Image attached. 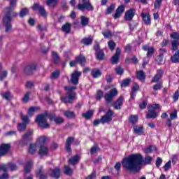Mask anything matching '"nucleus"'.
I'll list each match as a JSON object with an SVG mask.
<instances>
[{
	"instance_id": "nucleus-47",
	"label": "nucleus",
	"mask_w": 179,
	"mask_h": 179,
	"mask_svg": "<svg viewBox=\"0 0 179 179\" xmlns=\"http://www.w3.org/2000/svg\"><path fill=\"white\" fill-rule=\"evenodd\" d=\"M21 120L22 121L23 124H25V125H27V124H29V122H30V120L29 119V117L21 114Z\"/></svg>"
},
{
	"instance_id": "nucleus-41",
	"label": "nucleus",
	"mask_w": 179,
	"mask_h": 179,
	"mask_svg": "<svg viewBox=\"0 0 179 179\" xmlns=\"http://www.w3.org/2000/svg\"><path fill=\"white\" fill-rule=\"evenodd\" d=\"M157 150L156 146L155 145H150L145 150V153H152V152H155Z\"/></svg>"
},
{
	"instance_id": "nucleus-22",
	"label": "nucleus",
	"mask_w": 179,
	"mask_h": 179,
	"mask_svg": "<svg viewBox=\"0 0 179 179\" xmlns=\"http://www.w3.org/2000/svg\"><path fill=\"white\" fill-rule=\"evenodd\" d=\"M49 9H54L58 5V0H46Z\"/></svg>"
},
{
	"instance_id": "nucleus-8",
	"label": "nucleus",
	"mask_w": 179,
	"mask_h": 179,
	"mask_svg": "<svg viewBox=\"0 0 179 179\" xmlns=\"http://www.w3.org/2000/svg\"><path fill=\"white\" fill-rule=\"evenodd\" d=\"M32 9L34 10H38V12H39L41 16H42V17H47V11H45V8H44V6L36 3L34 4Z\"/></svg>"
},
{
	"instance_id": "nucleus-49",
	"label": "nucleus",
	"mask_w": 179,
	"mask_h": 179,
	"mask_svg": "<svg viewBox=\"0 0 179 179\" xmlns=\"http://www.w3.org/2000/svg\"><path fill=\"white\" fill-rule=\"evenodd\" d=\"M103 36L105 37V38H110L113 34H111V31L110 30H106L104 31H102Z\"/></svg>"
},
{
	"instance_id": "nucleus-59",
	"label": "nucleus",
	"mask_w": 179,
	"mask_h": 179,
	"mask_svg": "<svg viewBox=\"0 0 179 179\" xmlns=\"http://www.w3.org/2000/svg\"><path fill=\"white\" fill-rule=\"evenodd\" d=\"M162 1H163V0H156L155 1V2L154 3V6H155V9L160 8Z\"/></svg>"
},
{
	"instance_id": "nucleus-16",
	"label": "nucleus",
	"mask_w": 179,
	"mask_h": 179,
	"mask_svg": "<svg viewBox=\"0 0 179 179\" xmlns=\"http://www.w3.org/2000/svg\"><path fill=\"white\" fill-rule=\"evenodd\" d=\"M125 12V6L121 5L116 9V13L113 15L114 19H118V17H121V15Z\"/></svg>"
},
{
	"instance_id": "nucleus-2",
	"label": "nucleus",
	"mask_w": 179,
	"mask_h": 179,
	"mask_svg": "<svg viewBox=\"0 0 179 179\" xmlns=\"http://www.w3.org/2000/svg\"><path fill=\"white\" fill-rule=\"evenodd\" d=\"M48 114L47 113H45L43 114L38 115L35 121L37 122L38 125L41 128H43L44 129H47L50 128V124L47 122V117Z\"/></svg>"
},
{
	"instance_id": "nucleus-57",
	"label": "nucleus",
	"mask_w": 179,
	"mask_h": 179,
	"mask_svg": "<svg viewBox=\"0 0 179 179\" xmlns=\"http://www.w3.org/2000/svg\"><path fill=\"white\" fill-rule=\"evenodd\" d=\"M64 173L67 176H71L72 174V169L68 166H64Z\"/></svg>"
},
{
	"instance_id": "nucleus-31",
	"label": "nucleus",
	"mask_w": 179,
	"mask_h": 179,
	"mask_svg": "<svg viewBox=\"0 0 179 179\" xmlns=\"http://www.w3.org/2000/svg\"><path fill=\"white\" fill-rule=\"evenodd\" d=\"M71 27H72V25L69 24V22L64 24L62 27V31L64 33H66V34L71 33Z\"/></svg>"
},
{
	"instance_id": "nucleus-42",
	"label": "nucleus",
	"mask_w": 179,
	"mask_h": 179,
	"mask_svg": "<svg viewBox=\"0 0 179 179\" xmlns=\"http://www.w3.org/2000/svg\"><path fill=\"white\" fill-rule=\"evenodd\" d=\"M171 45L172 50H173V51H177V50H178L179 41H172Z\"/></svg>"
},
{
	"instance_id": "nucleus-54",
	"label": "nucleus",
	"mask_w": 179,
	"mask_h": 179,
	"mask_svg": "<svg viewBox=\"0 0 179 179\" xmlns=\"http://www.w3.org/2000/svg\"><path fill=\"white\" fill-rule=\"evenodd\" d=\"M36 110H37V107L30 108L28 110V115L29 117H33V115H34V111H36Z\"/></svg>"
},
{
	"instance_id": "nucleus-21",
	"label": "nucleus",
	"mask_w": 179,
	"mask_h": 179,
	"mask_svg": "<svg viewBox=\"0 0 179 179\" xmlns=\"http://www.w3.org/2000/svg\"><path fill=\"white\" fill-rule=\"evenodd\" d=\"M148 108V113L146 115V118L152 120H155L158 115V114L156 113V111L153 110V109H150V108Z\"/></svg>"
},
{
	"instance_id": "nucleus-29",
	"label": "nucleus",
	"mask_w": 179,
	"mask_h": 179,
	"mask_svg": "<svg viewBox=\"0 0 179 179\" xmlns=\"http://www.w3.org/2000/svg\"><path fill=\"white\" fill-rule=\"evenodd\" d=\"M76 60L77 61V64H80L81 66H85V63L86 62V57L85 56L80 55L76 57Z\"/></svg>"
},
{
	"instance_id": "nucleus-6",
	"label": "nucleus",
	"mask_w": 179,
	"mask_h": 179,
	"mask_svg": "<svg viewBox=\"0 0 179 179\" xmlns=\"http://www.w3.org/2000/svg\"><path fill=\"white\" fill-rule=\"evenodd\" d=\"M118 94V90L116 88L112 89L109 92L106 93L104 96V99L106 101V104H110L113 99Z\"/></svg>"
},
{
	"instance_id": "nucleus-56",
	"label": "nucleus",
	"mask_w": 179,
	"mask_h": 179,
	"mask_svg": "<svg viewBox=\"0 0 179 179\" xmlns=\"http://www.w3.org/2000/svg\"><path fill=\"white\" fill-rule=\"evenodd\" d=\"M171 38H173V41H179V34L177 32H173L171 34Z\"/></svg>"
},
{
	"instance_id": "nucleus-14",
	"label": "nucleus",
	"mask_w": 179,
	"mask_h": 179,
	"mask_svg": "<svg viewBox=\"0 0 179 179\" xmlns=\"http://www.w3.org/2000/svg\"><path fill=\"white\" fill-rule=\"evenodd\" d=\"M124 103V96H120L117 100L113 103V106L115 110H121Z\"/></svg>"
},
{
	"instance_id": "nucleus-19",
	"label": "nucleus",
	"mask_w": 179,
	"mask_h": 179,
	"mask_svg": "<svg viewBox=\"0 0 179 179\" xmlns=\"http://www.w3.org/2000/svg\"><path fill=\"white\" fill-rule=\"evenodd\" d=\"M49 150L48 148L45 145H40L38 155L39 156H48Z\"/></svg>"
},
{
	"instance_id": "nucleus-33",
	"label": "nucleus",
	"mask_w": 179,
	"mask_h": 179,
	"mask_svg": "<svg viewBox=\"0 0 179 179\" xmlns=\"http://www.w3.org/2000/svg\"><path fill=\"white\" fill-rule=\"evenodd\" d=\"M64 115L66 118L72 120V119L75 118V112L71 111V110H65V111H64Z\"/></svg>"
},
{
	"instance_id": "nucleus-10",
	"label": "nucleus",
	"mask_w": 179,
	"mask_h": 179,
	"mask_svg": "<svg viewBox=\"0 0 179 179\" xmlns=\"http://www.w3.org/2000/svg\"><path fill=\"white\" fill-rule=\"evenodd\" d=\"M82 76V72L75 71L72 74H71V82L73 83V85H78L79 83V78Z\"/></svg>"
},
{
	"instance_id": "nucleus-32",
	"label": "nucleus",
	"mask_w": 179,
	"mask_h": 179,
	"mask_svg": "<svg viewBox=\"0 0 179 179\" xmlns=\"http://www.w3.org/2000/svg\"><path fill=\"white\" fill-rule=\"evenodd\" d=\"M6 76H8V71H2V64H0V80H3V79H6Z\"/></svg>"
},
{
	"instance_id": "nucleus-28",
	"label": "nucleus",
	"mask_w": 179,
	"mask_h": 179,
	"mask_svg": "<svg viewBox=\"0 0 179 179\" xmlns=\"http://www.w3.org/2000/svg\"><path fill=\"white\" fill-rule=\"evenodd\" d=\"M31 135H33V130H29L25 134L22 136V141H31Z\"/></svg>"
},
{
	"instance_id": "nucleus-61",
	"label": "nucleus",
	"mask_w": 179,
	"mask_h": 179,
	"mask_svg": "<svg viewBox=\"0 0 179 179\" xmlns=\"http://www.w3.org/2000/svg\"><path fill=\"white\" fill-rule=\"evenodd\" d=\"M164 171H168L171 169V161H169L164 166Z\"/></svg>"
},
{
	"instance_id": "nucleus-60",
	"label": "nucleus",
	"mask_w": 179,
	"mask_h": 179,
	"mask_svg": "<svg viewBox=\"0 0 179 179\" xmlns=\"http://www.w3.org/2000/svg\"><path fill=\"white\" fill-rule=\"evenodd\" d=\"M99 146L94 145L90 150L91 155H94V153H97V152H99Z\"/></svg>"
},
{
	"instance_id": "nucleus-36",
	"label": "nucleus",
	"mask_w": 179,
	"mask_h": 179,
	"mask_svg": "<svg viewBox=\"0 0 179 179\" xmlns=\"http://www.w3.org/2000/svg\"><path fill=\"white\" fill-rule=\"evenodd\" d=\"M38 176H39V179H47V173H44L41 166L38 169Z\"/></svg>"
},
{
	"instance_id": "nucleus-25",
	"label": "nucleus",
	"mask_w": 179,
	"mask_h": 179,
	"mask_svg": "<svg viewBox=\"0 0 179 179\" xmlns=\"http://www.w3.org/2000/svg\"><path fill=\"white\" fill-rule=\"evenodd\" d=\"M162 76H163L162 70H159L157 72V74L152 78V82L153 83H156L159 82V80H160V78H162Z\"/></svg>"
},
{
	"instance_id": "nucleus-48",
	"label": "nucleus",
	"mask_w": 179,
	"mask_h": 179,
	"mask_svg": "<svg viewBox=\"0 0 179 179\" xmlns=\"http://www.w3.org/2000/svg\"><path fill=\"white\" fill-rule=\"evenodd\" d=\"M155 54V48L151 47L148 49L147 52V58H151V57Z\"/></svg>"
},
{
	"instance_id": "nucleus-51",
	"label": "nucleus",
	"mask_w": 179,
	"mask_h": 179,
	"mask_svg": "<svg viewBox=\"0 0 179 179\" xmlns=\"http://www.w3.org/2000/svg\"><path fill=\"white\" fill-rule=\"evenodd\" d=\"M115 9V5L111 4L106 10V15H110L111 12Z\"/></svg>"
},
{
	"instance_id": "nucleus-50",
	"label": "nucleus",
	"mask_w": 179,
	"mask_h": 179,
	"mask_svg": "<svg viewBox=\"0 0 179 179\" xmlns=\"http://www.w3.org/2000/svg\"><path fill=\"white\" fill-rule=\"evenodd\" d=\"M30 94H31V92H27L24 97L22 98V101L23 103H27V101H29V99H30Z\"/></svg>"
},
{
	"instance_id": "nucleus-5",
	"label": "nucleus",
	"mask_w": 179,
	"mask_h": 179,
	"mask_svg": "<svg viewBox=\"0 0 179 179\" xmlns=\"http://www.w3.org/2000/svg\"><path fill=\"white\" fill-rule=\"evenodd\" d=\"M12 17H12V15H9V13H8L5 14L3 18V22L6 27V33H10L12 31V24H10Z\"/></svg>"
},
{
	"instance_id": "nucleus-13",
	"label": "nucleus",
	"mask_w": 179,
	"mask_h": 179,
	"mask_svg": "<svg viewBox=\"0 0 179 179\" xmlns=\"http://www.w3.org/2000/svg\"><path fill=\"white\" fill-rule=\"evenodd\" d=\"M50 121H54L55 123L57 124V125H61V124H64V118L58 116V117H56L55 116V114H52L50 116Z\"/></svg>"
},
{
	"instance_id": "nucleus-17",
	"label": "nucleus",
	"mask_w": 179,
	"mask_h": 179,
	"mask_svg": "<svg viewBox=\"0 0 179 179\" xmlns=\"http://www.w3.org/2000/svg\"><path fill=\"white\" fill-rule=\"evenodd\" d=\"M50 176L53 178H59V177H61V169H59L58 167L55 168V169H51Z\"/></svg>"
},
{
	"instance_id": "nucleus-45",
	"label": "nucleus",
	"mask_w": 179,
	"mask_h": 179,
	"mask_svg": "<svg viewBox=\"0 0 179 179\" xmlns=\"http://www.w3.org/2000/svg\"><path fill=\"white\" fill-rule=\"evenodd\" d=\"M52 59L55 64H58V62H59V56L55 52H52Z\"/></svg>"
},
{
	"instance_id": "nucleus-27",
	"label": "nucleus",
	"mask_w": 179,
	"mask_h": 179,
	"mask_svg": "<svg viewBox=\"0 0 179 179\" xmlns=\"http://www.w3.org/2000/svg\"><path fill=\"white\" fill-rule=\"evenodd\" d=\"M37 146L36 143L30 144L28 148V153L29 155H34L37 152Z\"/></svg>"
},
{
	"instance_id": "nucleus-1",
	"label": "nucleus",
	"mask_w": 179,
	"mask_h": 179,
	"mask_svg": "<svg viewBox=\"0 0 179 179\" xmlns=\"http://www.w3.org/2000/svg\"><path fill=\"white\" fill-rule=\"evenodd\" d=\"M153 159L148 155L143 159L141 154H131L124 157L122 161V166L126 171L139 173L143 164H151Z\"/></svg>"
},
{
	"instance_id": "nucleus-63",
	"label": "nucleus",
	"mask_w": 179,
	"mask_h": 179,
	"mask_svg": "<svg viewBox=\"0 0 179 179\" xmlns=\"http://www.w3.org/2000/svg\"><path fill=\"white\" fill-rule=\"evenodd\" d=\"M162 163H163V159L158 157L155 162L156 167L159 169L162 166Z\"/></svg>"
},
{
	"instance_id": "nucleus-3",
	"label": "nucleus",
	"mask_w": 179,
	"mask_h": 179,
	"mask_svg": "<svg viewBox=\"0 0 179 179\" xmlns=\"http://www.w3.org/2000/svg\"><path fill=\"white\" fill-rule=\"evenodd\" d=\"M65 90L67 91L69 96H62L61 98L62 103H72L73 99H75V92L72 90L76 89V87H64Z\"/></svg>"
},
{
	"instance_id": "nucleus-40",
	"label": "nucleus",
	"mask_w": 179,
	"mask_h": 179,
	"mask_svg": "<svg viewBox=\"0 0 179 179\" xmlns=\"http://www.w3.org/2000/svg\"><path fill=\"white\" fill-rule=\"evenodd\" d=\"M82 43L85 44V45H89L93 43V38L89 37V38H84L82 41Z\"/></svg>"
},
{
	"instance_id": "nucleus-39",
	"label": "nucleus",
	"mask_w": 179,
	"mask_h": 179,
	"mask_svg": "<svg viewBox=\"0 0 179 179\" xmlns=\"http://www.w3.org/2000/svg\"><path fill=\"white\" fill-rule=\"evenodd\" d=\"M145 72H143V71H140L137 72V79H138L141 82H143V80H145Z\"/></svg>"
},
{
	"instance_id": "nucleus-44",
	"label": "nucleus",
	"mask_w": 179,
	"mask_h": 179,
	"mask_svg": "<svg viewBox=\"0 0 179 179\" xmlns=\"http://www.w3.org/2000/svg\"><path fill=\"white\" fill-rule=\"evenodd\" d=\"M27 15H29V9L22 8L20 12V17H24Z\"/></svg>"
},
{
	"instance_id": "nucleus-26",
	"label": "nucleus",
	"mask_w": 179,
	"mask_h": 179,
	"mask_svg": "<svg viewBox=\"0 0 179 179\" xmlns=\"http://www.w3.org/2000/svg\"><path fill=\"white\" fill-rule=\"evenodd\" d=\"M45 142H47V138H45V136H42L38 138L36 143L38 146H45L44 145H45Z\"/></svg>"
},
{
	"instance_id": "nucleus-52",
	"label": "nucleus",
	"mask_w": 179,
	"mask_h": 179,
	"mask_svg": "<svg viewBox=\"0 0 179 179\" xmlns=\"http://www.w3.org/2000/svg\"><path fill=\"white\" fill-rule=\"evenodd\" d=\"M129 122H131V124H136V122H138V116L136 115H131L129 117Z\"/></svg>"
},
{
	"instance_id": "nucleus-38",
	"label": "nucleus",
	"mask_w": 179,
	"mask_h": 179,
	"mask_svg": "<svg viewBox=\"0 0 179 179\" xmlns=\"http://www.w3.org/2000/svg\"><path fill=\"white\" fill-rule=\"evenodd\" d=\"M171 61L173 63L179 62V50H178L174 55H173L171 58Z\"/></svg>"
},
{
	"instance_id": "nucleus-34",
	"label": "nucleus",
	"mask_w": 179,
	"mask_h": 179,
	"mask_svg": "<svg viewBox=\"0 0 179 179\" xmlns=\"http://www.w3.org/2000/svg\"><path fill=\"white\" fill-rule=\"evenodd\" d=\"M33 166V162L29 161L24 167V171L25 174H27L31 170V166Z\"/></svg>"
},
{
	"instance_id": "nucleus-9",
	"label": "nucleus",
	"mask_w": 179,
	"mask_h": 179,
	"mask_svg": "<svg viewBox=\"0 0 179 179\" xmlns=\"http://www.w3.org/2000/svg\"><path fill=\"white\" fill-rule=\"evenodd\" d=\"M36 69H37L36 64H28L24 69V72L25 75H33L34 72H35Z\"/></svg>"
},
{
	"instance_id": "nucleus-58",
	"label": "nucleus",
	"mask_w": 179,
	"mask_h": 179,
	"mask_svg": "<svg viewBox=\"0 0 179 179\" xmlns=\"http://www.w3.org/2000/svg\"><path fill=\"white\" fill-rule=\"evenodd\" d=\"M108 45L110 48V50H111V51H114V50L115 49V43H114V41H110L108 43Z\"/></svg>"
},
{
	"instance_id": "nucleus-64",
	"label": "nucleus",
	"mask_w": 179,
	"mask_h": 179,
	"mask_svg": "<svg viewBox=\"0 0 179 179\" xmlns=\"http://www.w3.org/2000/svg\"><path fill=\"white\" fill-rule=\"evenodd\" d=\"M178 117H177V110H174L173 113H171L170 114V119L171 120H177Z\"/></svg>"
},
{
	"instance_id": "nucleus-23",
	"label": "nucleus",
	"mask_w": 179,
	"mask_h": 179,
	"mask_svg": "<svg viewBox=\"0 0 179 179\" xmlns=\"http://www.w3.org/2000/svg\"><path fill=\"white\" fill-rule=\"evenodd\" d=\"M141 16L145 24H147V25L150 24L151 23L150 15L148 13H142Z\"/></svg>"
},
{
	"instance_id": "nucleus-4",
	"label": "nucleus",
	"mask_w": 179,
	"mask_h": 179,
	"mask_svg": "<svg viewBox=\"0 0 179 179\" xmlns=\"http://www.w3.org/2000/svg\"><path fill=\"white\" fill-rule=\"evenodd\" d=\"M77 8L82 11L85 10V9L90 11L94 10V8H93V6H92V3H90V0H82V3H78Z\"/></svg>"
},
{
	"instance_id": "nucleus-43",
	"label": "nucleus",
	"mask_w": 179,
	"mask_h": 179,
	"mask_svg": "<svg viewBox=\"0 0 179 179\" xmlns=\"http://www.w3.org/2000/svg\"><path fill=\"white\" fill-rule=\"evenodd\" d=\"M8 167L10 169V171H16V170H17V165H16L15 163H8Z\"/></svg>"
},
{
	"instance_id": "nucleus-55",
	"label": "nucleus",
	"mask_w": 179,
	"mask_h": 179,
	"mask_svg": "<svg viewBox=\"0 0 179 179\" xmlns=\"http://www.w3.org/2000/svg\"><path fill=\"white\" fill-rule=\"evenodd\" d=\"M17 129L18 131H20V132H22V131H24V129H26V124L19 123L17 125Z\"/></svg>"
},
{
	"instance_id": "nucleus-35",
	"label": "nucleus",
	"mask_w": 179,
	"mask_h": 179,
	"mask_svg": "<svg viewBox=\"0 0 179 179\" xmlns=\"http://www.w3.org/2000/svg\"><path fill=\"white\" fill-rule=\"evenodd\" d=\"M104 52L103 50H99L96 52V58L98 59V61H103L104 59Z\"/></svg>"
},
{
	"instance_id": "nucleus-15",
	"label": "nucleus",
	"mask_w": 179,
	"mask_h": 179,
	"mask_svg": "<svg viewBox=\"0 0 179 179\" xmlns=\"http://www.w3.org/2000/svg\"><path fill=\"white\" fill-rule=\"evenodd\" d=\"M75 141V138L73 137H69L66 141V150L69 153H72V150L71 149V145L72 143H73V141Z\"/></svg>"
},
{
	"instance_id": "nucleus-24",
	"label": "nucleus",
	"mask_w": 179,
	"mask_h": 179,
	"mask_svg": "<svg viewBox=\"0 0 179 179\" xmlns=\"http://www.w3.org/2000/svg\"><path fill=\"white\" fill-rule=\"evenodd\" d=\"M91 76L94 79H97L101 76V71L98 69H94L91 71Z\"/></svg>"
},
{
	"instance_id": "nucleus-11",
	"label": "nucleus",
	"mask_w": 179,
	"mask_h": 179,
	"mask_svg": "<svg viewBox=\"0 0 179 179\" xmlns=\"http://www.w3.org/2000/svg\"><path fill=\"white\" fill-rule=\"evenodd\" d=\"M10 149V144H1L0 145V157L2 156H5L8 152H9Z\"/></svg>"
},
{
	"instance_id": "nucleus-46",
	"label": "nucleus",
	"mask_w": 179,
	"mask_h": 179,
	"mask_svg": "<svg viewBox=\"0 0 179 179\" xmlns=\"http://www.w3.org/2000/svg\"><path fill=\"white\" fill-rule=\"evenodd\" d=\"M81 24L82 26H87L89 24V18L81 16Z\"/></svg>"
},
{
	"instance_id": "nucleus-20",
	"label": "nucleus",
	"mask_w": 179,
	"mask_h": 179,
	"mask_svg": "<svg viewBox=\"0 0 179 179\" xmlns=\"http://www.w3.org/2000/svg\"><path fill=\"white\" fill-rule=\"evenodd\" d=\"M79 160H80V157L76 155L69 159V164H71V166H75L79 163Z\"/></svg>"
},
{
	"instance_id": "nucleus-18",
	"label": "nucleus",
	"mask_w": 179,
	"mask_h": 179,
	"mask_svg": "<svg viewBox=\"0 0 179 179\" xmlns=\"http://www.w3.org/2000/svg\"><path fill=\"white\" fill-rule=\"evenodd\" d=\"M120 54H121V50H120V48H116V52L112 57V59H111L112 64H117L118 63V61L120 59Z\"/></svg>"
},
{
	"instance_id": "nucleus-37",
	"label": "nucleus",
	"mask_w": 179,
	"mask_h": 179,
	"mask_svg": "<svg viewBox=\"0 0 179 179\" xmlns=\"http://www.w3.org/2000/svg\"><path fill=\"white\" fill-rule=\"evenodd\" d=\"M94 111L93 110H88L87 112L83 113V117L85 118V120H90L92 117H93Z\"/></svg>"
},
{
	"instance_id": "nucleus-53",
	"label": "nucleus",
	"mask_w": 179,
	"mask_h": 179,
	"mask_svg": "<svg viewBox=\"0 0 179 179\" xmlns=\"http://www.w3.org/2000/svg\"><path fill=\"white\" fill-rule=\"evenodd\" d=\"M129 83H131V80L129 78H127V79L123 80V81L121 83V86L122 87H127V86H128Z\"/></svg>"
},
{
	"instance_id": "nucleus-7",
	"label": "nucleus",
	"mask_w": 179,
	"mask_h": 179,
	"mask_svg": "<svg viewBox=\"0 0 179 179\" xmlns=\"http://www.w3.org/2000/svg\"><path fill=\"white\" fill-rule=\"evenodd\" d=\"M113 115H114V111L109 109L106 113L101 117V124H108V122H111L113 121Z\"/></svg>"
},
{
	"instance_id": "nucleus-62",
	"label": "nucleus",
	"mask_w": 179,
	"mask_h": 179,
	"mask_svg": "<svg viewBox=\"0 0 179 179\" xmlns=\"http://www.w3.org/2000/svg\"><path fill=\"white\" fill-rule=\"evenodd\" d=\"M115 71L117 75H122V73H124V69L120 66L116 67Z\"/></svg>"
},
{
	"instance_id": "nucleus-30",
	"label": "nucleus",
	"mask_w": 179,
	"mask_h": 179,
	"mask_svg": "<svg viewBox=\"0 0 179 179\" xmlns=\"http://www.w3.org/2000/svg\"><path fill=\"white\" fill-rule=\"evenodd\" d=\"M134 132L137 135H143V134H145L143 131V127L142 126H135L134 127Z\"/></svg>"
},
{
	"instance_id": "nucleus-12",
	"label": "nucleus",
	"mask_w": 179,
	"mask_h": 179,
	"mask_svg": "<svg viewBox=\"0 0 179 179\" xmlns=\"http://www.w3.org/2000/svg\"><path fill=\"white\" fill-rule=\"evenodd\" d=\"M135 9L131 8L129 10L126 11L124 14V20H127L128 22L131 21L134 19V16H135Z\"/></svg>"
}]
</instances>
